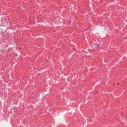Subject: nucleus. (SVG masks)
<instances>
[{"mask_svg": "<svg viewBox=\"0 0 127 127\" xmlns=\"http://www.w3.org/2000/svg\"><path fill=\"white\" fill-rule=\"evenodd\" d=\"M99 45L98 44H96L95 45H94L93 46V47H94L95 48H97L98 47Z\"/></svg>", "mask_w": 127, "mask_h": 127, "instance_id": "obj_1", "label": "nucleus"}, {"mask_svg": "<svg viewBox=\"0 0 127 127\" xmlns=\"http://www.w3.org/2000/svg\"><path fill=\"white\" fill-rule=\"evenodd\" d=\"M118 84H118V83L117 84V85H118Z\"/></svg>", "mask_w": 127, "mask_h": 127, "instance_id": "obj_2", "label": "nucleus"}]
</instances>
